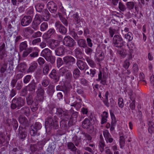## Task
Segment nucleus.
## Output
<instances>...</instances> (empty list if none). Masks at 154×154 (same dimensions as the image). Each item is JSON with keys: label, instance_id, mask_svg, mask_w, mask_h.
<instances>
[{"label": "nucleus", "instance_id": "obj_1", "mask_svg": "<svg viewBox=\"0 0 154 154\" xmlns=\"http://www.w3.org/2000/svg\"><path fill=\"white\" fill-rule=\"evenodd\" d=\"M41 55L51 64L55 62V58L52 56L51 51L48 48H45L43 49L41 52Z\"/></svg>", "mask_w": 154, "mask_h": 154}, {"label": "nucleus", "instance_id": "obj_2", "mask_svg": "<svg viewBox=\"0 0 154 154\" xmlns=\"http://www.w3.org/2000/svg\"><path fill=\"white\" fill-rule=\"evenodd\" d=\"M26 103L28 105H31V108L33 112H35L38 109V102L37 99L33 100L32 95L29 94L26 97Z\"/></svg>", "mask_w": 154, "mask_h": 154}, {"label": "nucleus", "instance_id": "obj_3", "mask_svg": "<svg viewBox=\"0 0 154 154\" xmlns=\"http://www.w3.org/2000/svg\"><path fill=\"white\" fill-rule=\"evenodd\" d=\"M24 100L21 97H15L11 101V108L12 109H14L18 108L19 109L23 106L25 104Z\"/></svg>", "mask_w": 154, "mask_h": 154}, {"label": "nucleus", "instance_id": "obj_4", "mask_svg": "<svg viewBox=\"0 0 154 154\" xmlns=\"http://www.w3.org/2000/svg\"><path fill=\"white\" fill-rule=\"evenodd\" d=\"M112 41L114 46L117 48H121L123 45V39L120 35H115L113 37Z\"/></svg>", "mask_w": 154, "mask_h": 154}, {"label": "nucleus", "instance_id": "obj_5", "mask_svg": "<svg viewBox=\"0 0 154 154\" xmlns=\"http://www.w3.org/2000/svg\"><path fill=\"white\" fill-rule=\"evenodd\" d=\"M63 44L66 47L72 48L75 45V42L69 36H67L64 38L63 41Z\"/></svg>", "mask_w": 154, "mask_h": 154}, {"label": "nucleus", "instance_id": "obj_6", "mask_svg": "<svg viewBox=\"0 0 154 154\" xmlns=\"http://www.w3.org/2000/svg\"><path fill=\"white\" fill-rule=\"evenodd\" d=\"M45 123L46 126L52 128L53 127L55 129H57L58 126L57 119H56L54 120L52 116L48 117L45 121Z\"/></svg>", "mask_w": 154, "mask_h": 154}, {"label": "nucleus", "instance_id": "obj_7", "mask_svg": "<svg viewBox=\"0 0 154 154\" xmlns=\"http://www.w3.org/2000/svg\"><path fill=\"white\" fill-rule=\"evenodd\" d=\"M56 114L61 119H63L65 118L68 119L69 118L68 111L67 110L64 111L60 108H57Z\"/></svg>", "mask_w": 154, "mask_h": 154}, {"label": "nucleus", "instance_id": "obj_8", "mask_svg": "<svg viewBox=\"0 0 154 154\" xmlns=\"http://www.w3.org/2000/svg\"><path fill=\"white\" fill-rule=\"evenodd\" d=\"M55 26L60 33L63 35L66 34L67 31V29L59 21H57L55 22Z\"/></svg>", "mask_w": 154, "mask_h": 154}, {"label": "nucleus", "instance_id": "obj_9", "mask_svg": "<svg viewBox=\"0 0 154 154\" xmlns=\"http://www.w3.org/2000/svg\"><path fill=\"white\" fill-rule=\"evenodd\" d=\"M32 18L30 16H25L22 19L21 21V24L23 26H26L31 23Z\"/></svg>", "mask_w": 154, "mask_h": 154}, {"label": "nucleus", "instance_id": "obj_10", "mask_svg": "<svg viewBox=\"0 0 154 154\" xmlns=\"http://www.w3.org/2000/svg\"><path fill=\"white\" fill-rule=\"evenodd\" d=\"M49 76L55 82L59 80L60 76L59 74L55 69H52L49 75Z\"/></svg>", "mask_w": 154, "mask_h": 154}, {"label": "nucleus", "instance_id": "obj_11", "mask_svg": "<svg viewBox=\"0 0 154 154\" xmlns=\"http://www.w3.org/2000/svg\"><path fill=\"white\" fill-rule=\"evenodd\" d=\"M19 133L18 136L20 139H24L27 136V133L26 130L21 127L19 126Z\"/></svg>", "mask_w": 154, "mask_h": 154}, {"label": "nucleus", "instance_id": "obj_12", "mask_svg": "<svg viewBox=\"0 0 154 154\" xmlns=\"http://www.w3.org/2000/svg\"><path fill=\"white\" fill-rule=\"evenodd\" d=\"M48 8L51 13L56 12L57 9V5L53 2H49L47 4Z\"/></svg>", "mask_w": 154, "mask_h": 154}, {"label": "nucleus", "instance_id": "obj_13", "mask_svg": "<svg viewBox=\"0 0 154 154\" xmlns=\"http://www.w3.org/2000/svg\"><path fill=\"white\" fill-rule=\"evenodd\" d=\"M103 135L106 143H111L112 142L113 139L107 130H105L103 131Z\"/></svg>", "mask_w": 154, "mask_h": 154}, {"label": "nucleus", "instance_id": "obj_14", "mask_svg": "<svg viewBox=\"0 0 154 154\" xmlns=\"http://www.w3.org/2000/svg\"><path fill=\"white\" fill-rule=\"evenodd\" d=\"M37 96L39 100L42 101L44 99V94L45 93L44 88L40 87L37 89L36 91Z\"/></svg>", "mask_w": 154, "mask_h": 154}, {"label": "nucleus", "instance_id": "obj_15", "mask_svg": "<svg viewBox=\"0 0 154 154\" xmlns=\"http://www.w3.org/2000/svg\"><path fill=\"white\" fill-rule=\"evenodd\" d=\"M106 77L104 75H102V73L100 71L98 74V78L96 79L97 82L100 81V83L104 85L106 83Z\"/></svg>", "mask_w": 154, "mask_h": 154}, {"label": "nucleus", "instance_id": "obj_16", "mask_svg": "<svg viewBox=\"0 0 154 154\" xmlns=\"http://www.w3.org/2000/svg\"><path fill=\"white\" fill-rule=\"evenodd\" d=\"M76 65L78 68L81 70H83L86 68L88 67L86 63L83 61L80 60H77Z\"/></svg>", "mask_w": 154, "mask_h": 154}, {"label": "nucleus", "instance_id": "obj_17", "mask_svg": "<svg viewBox=\"0 0 154 154\" xmlns=\"http://www.w3.org/2000/svg\"><path fill=\"white\" fill-rule=\"evenodd\" d=\"M63 60L64 62L66 64L68 63H72L73 64L75 63V59L71 56H66L63 58Z\"/></svg>", "mask_w": 154, "mask_h": 154}, {"label": "nucleus", "instance_id": "obj_18", "mask_svg": "<svg viewBox=\"0 0 154 154\" xmlns=\"http://www.w3.org/2000/svg\"><path fill=\"white\" fill-rule=\"evenodd\" d=\"M36 84L37 83L35 82L34 80H33L27 86H26L29 91L35 92L36 87Z\"/></svg>", "mask_w": 154, "mask_h": 154}, {"label": "nucleus", "instance_id": "obj_19", "mask_svg": "<svg viewBox=\"0 0 154 154\" xmlns=\"http://www.w3.org/2000/svg\"><path fill=\"white\" fill-rule=\"evenodd\" d=\"M55 32L54 29H50L46 33H44L43 35V38L44 39H48L50 38Z\"/></svg>", "mask_w": 154, "mask_h": 154}, {"label": "nucleus", "instance_id": "obj_20", "mask_svg": "<svg viewBox=\"0 0 154 154\" xmlns=\"http://www.w3.org/2000/svg\"><path fill=\"white\" fill-rule=\"evenodd\" d=\"M111 27L113 29H115L116 30H119V23L115 20H112L110 22Z\"/></svg>", "mask_w": 154, "mask_h": 154}, {"label": "nucleus", "instance_id": "obj_21", "mask_svg": "<svg viewBox=\"0 0 154 154\" xmlns=\"http://www.w3.org/2000/svg\"><path fill=\"white\" fill-rule=\"evenodd\" d=\"M92 124L90 122L89 120L87 118L84 119L83 121L82 124V126L84 128H89L91 126Z\"/></svg>", "mask_w": 154, "mask_h": 154}, {"label": "nucleus", "instance_id": "obj_22", "mask_svg": "<svg viewBox=\"0 0 154 154\" xmlns=\"http://www.w3.org/2000/svg\"><path fill=\"white\" fill-rule=\"evenodd\" d=\"M20 112L21 113L24 114L27 116H28L30 114L29 108L27 106H25L21 109Z\"/></svg>", "mask_w": 154, "mask_h": 154}, {"label": "nucleus", "instance_id": "obj_23", "mask_svg": "<svg viewBox=\"0 0 154 154\" xmlns=\"http://www.w3.org/2000/svg\"><path fill=\"white\" fill-rule=\"evenodd\" d=\"M56 55L58 56H60L63 55L64 51L62 47H59L55 50Z\"/></svg>", "mask_w": 154, "mask_h": 154}, {"label": "nucleus", "instance_id": "obj_24", "mask_svg": "<svg viewBox=\"0 0 154 154\" xmlns=\"http://www.w3.org/2000/svg\"><path fill=\"white\" fill-rule=\"evenodd\" d=\"M38 66V64L37 63L34 62H33L31 63V65L27 70V72L29 73L34 72L37 68Z\"/></svg>", "mask_w": 154, "mask_h": 154}, {"label": "nucleus", "instance_id": "obj_25", "mask_svg": "<svg viewBox=\"0 0 154 154\" xmlns=\"http://www.w3.org/2000/svg\"><path fill=\"white\" fill-rule=\"evenodd\" d=\"M85 59L87 63L92 68L94 67L95 66V63L91 57H86Z\"/></svg>", "mask_w": 154, "mask_h": 154}, {"label": "nucleus", "instance_id": "obj_26", "mask_svg": "<svg viewBox=\"0 0 154 154\" xmlns=\"http://www.w3.org/2000/svg\"><path fill=\"white\" fill-rule=\"evenodd\" d=\"M78 45L81 48H85L87 46L85 40L81 39L77 41Z\"/></svg>", "mask_w": 154, "mask_h": 154}, {"label": "nucleus", "instance_id": "obj_27", "mask_svg": "<svg viewBox=\"0 0 154 154\" xmlns=\"http://www.w3.org/2000/svg\"><path fill=\"white\" fill-rule=\"evenodd\" d=\"M148 124L149 126L148 131L149 133L152 134L154 131V122L152 121H149L148 122Z\"/></svg>", "mask_w": 154, "mask_h": 154}, {"label": "nucleus", "instance_id": "obj_28", "mask_svg": "<svg viewBox=\"0 0 154 154\" xmlns=\"http://www.w3.org/2000/svg\"><path fill=\"white\" fill-rule=\"evenodd\" d=\"M80 75V71L78 68H76L74 69L73 72V75L75 79H76L79 78Z\"/></svg>", "mask_w": 154, "mask_h": 154}, {"label": "nucleus", "instance_id": "obj_29", "mask_svg": "<svg viewBox=\"0 0 154 154\" xmlns=\"http://www.w3.org/2000/svg\"><path fill=\"white\" fill-rule=\"evenodd\" d=\"M28 46L27 42L26 41L21 43L19 45V49L20 52L26 50Z\"/></svg>", "mask_w": 154, "mask_h": 154}, {"label": "nucleus", "instance_id": "obj_30", "mask_svg": "<svg viewBox=\"0 0 154 154\" xmlns=\"http://www.w3.org/2000/svg\"><path fill=\"white\" fill-rule=\"evenodd\" d=\"M59 16L60 20L66 26H68V22L67 20L60 13H59Z\"/></svg>", "mask_w": 154, "mask_h": 154}, {"label": "nucleus", "instance_id": "obj_31", "mask_svg": "<svg viewBox=\"0 0 154 154\" xmlns=\"http://www.w3.org/2000/svg\"><path fill=\"white\" fill-rule=\"evenodd\" d=\"M33 49L32 47L28 48L27 50H25L23 52L22 54V57H26L29 54L33 51Z\"/></svg>", "mask_w": 154, "mask_h": 154}, {"label": "nucleus", "instance_id": "obj_32", "mask_svg": "<svg viewBox=\"0 0 154 154\" xmlns=\"http://www.w3.org/2000/svg\"><path fill=\"white\" fill-rule=\"evenodd\" d=\"M49 69V65L47 63L45 64L44 66L42 69L44 75H47L48 73Z\"/></svg>", "mask_w": 154, "mask_h": 154}, {"label": "nucleus", "instance_id": "obj_33", "mask_svg": "<svg viewBox=\"0 0 154 154\" xmlns=\"http://www.w3.org/2000/svg\"><path fill=\"white\" fill-rule=\"evenodd\" d=\"M75 52L76 57L77 58L81 59L82 58L81 55L82 54V52L80 48H76L75 50Z\"/></svg>", "mask_w": 154, "mask_h": 154}, {"label": "nucleus", "instance_id": "obj_34", "mask_svg": "<svg viewBox=\"0 0 154 154\" xmlns=\"http://www.w3.org/2000/svg\"><path fill=\"white\" fill-rule=\"evenodd\" d=\"M106 145L103 140H100L99 143V148L100 152H103L104 151V147Z\"/></svg>", "mask_w": 154, "mask_h": 154}, {"label": "nucleus", "instance_id": "obj_35", "mask_svg": "<svg viewBox=\"0 0 154 154\" xmlns=\"http://www.w3.org/2000/svg\"><path fill=\"white\" fill-rule=\"evenodd\" d=\"M42 19L38 15L36 14L33 21L36 23L37 24L39 25L42 21Z\"/></svg>", "mask_w": 154, "mask_h": 154}, {"label": "nucleus", "instance_id": "obj_36", "mask_svg": "<svg viewBox=\"0 0 154 154\" xmlns=\"http://www.w3.org/2000/svg\"><path fill=\"white\" fill-rule=\"evenodd\" d=\"M45 14L44 15V17L42 19L45 21H47L50 18V13L47 9H45L44 11Z\"/></svg>", "mask_w": 154, "mask_h": 154}, {"label": "nucleus", "instance_id": "obj_37", "mask_svg": "<svg viewBox=\"0 0 154 154\" xmlns=\"http://www.w3.org/2000/svg\"><path fill=\"white\" fill-rule=\"evenodd\" d=\"M48 23L45 22L42 23L40 26V29L41 31H45L48 28Z\"/></svg>", "mask_w": 154, "mask_h": 154}, {"label": "nucleus", "instance_id": "obj_38", "mask_svg": "<svg viewBox=\"0 0 154 154\" xmlns=\"http://www.w3.org/2000/svg\"><path fill=\"white\" fill-rule=\"evenodd\" d=\"M35 7L37 11L41 12L44 8V5L43 4L39 3L36 5Z\"/></svg>", "mask_w": 154, "mask_h": 154}, {"label": "nucleus", "instance_id": "obj_39", "mask_svg": "<svg viewBox=\"0 0 154 154\" xmlns=\"http://www.w3.org/2000/svg\"><path fill=\"white\" fill-rule=\"evenodd\" d=\"M19 121L22 124L26 125L27 124L28 121L25 117L20 116L19 118Z\"/></svg>", "mask_w": 154, "mask_h": 154}, {"label": "nucleus", "instance_id": "obj_40", "mask_svg": "<svg viewBox=\"0 0 154 154\" xmlns=\"http://www.w3.org/2000/svg\"><path fill=\"white\" fill-rule=\"evenodd\" d=\"M67 146L69 149L73 152L76 148L75 146L73 143L72 142H69L67 143Z\"/></svg>", "mask_w": 154, "mask_h": 154}, {"label": "nucleus", "instance_id": "obj_41", "mask_svg": "<svg viewBox=\"0 0 154 154\" xmlns=\"http://www.w3.org/2000/svg\"><path fill=\"white\" fill-rule=\"evenodd\" d=\"M54 86L53 85H49L47 88V92L48 94H52L54 93Z\"/></svg>", "mask_w": 154, "mask_h": 154}, {"label": "nucleus", "instance_id": "obj_42", "mask_svg": "<svg viewBox=\"0 0 154 154\" xmlns=\"http://www.w3.org/2000/svg\"><path fill=\"white\" fill-rule=\"evenodd\" d=\"M26 65L23 63H20L18 65V69L19 71L22 72H24L26 68Z\"/></svg>", "mask_w": 154, "mask_h": 154}, {"label": "nucleus", "instance_id": "obj_43", "mask_svg": "<svg viewBox=\"0 0 154 154\" xmlns=\"http://www.w3.org/2000/svg\"><path fill=\"white\" fill-rule=\"evenodd\" d=\"M134 2H128L126 4L127 8L130 10L134 8Z\"/></svg>", "mask_w": 154, "mask_h": 154}, {"label": "nucleus", "instance_id": "obj_44", "mask_svg": "<svg viewBox=\"0 0 154 154\" xmlns=\"http://www.w3.org/2000/svg\"><path fill=\"white\" fill-rule=\"evenodd\" d=\"M96 73V70L95 69H90L89 71L86 72V74L88 75H89L92 77H93L94 76V75Z\"/></svg>", "mask_w": 154, "mask_h": 154}, {"label": "nucleus", "instance_id": "obj_45", "mask_svg": "<svg viewBox=\"0 0 154 154\" xmlns=\"http://www.w3.org/2000/svg\"><path fill=\"white\" fill-rule=\"evenodd\" d=\"M11 125H12L14 130H16L17 128L18 123L17 121L15 119H13L11 121Z\"/></svg>", "mask_w": 154, "mask_h": 154}, {"label": "nucleus", "instance_id": "obj_46", "mask_svg": "<svg viewBox=\"0 0 154 154\" xmlns=\"http://www.w3.org/2000/svg\"><path fill=\"white\" fill-rule=\"evenodd\" d=\"M49 83V81L47 77L43 79L42 82V85L44 87H47Z\"/></svg>", "mask_w": 154, "mask_h": 154}, {"label": "nucleus", "instance_id": "obj_47", "mask_svg": "<svg viewBox=\"0 0 154 154\" xmlns=\"http://www.w3.org/2000/svg\"><path fill=\"white\" fill-rule=\"evenodd\" d=\"M42 126L41 123L39 122H36L32 126V127L38 131L40 129Z\"/></svg>", "mask_w": 154, "mask_h": 154}, {"label": "nucleus", "instance_id": "obj_48", "mask_svg": "<svg viewBox=\"0 0 154 154\" xmlns=\"http://www.w3.org/2000/svg\"><path fill=\"white\" fill-rule=\"evenodd\" d=\"M74 21L76 24H78L80 21V18L77 14H74L73 15Z\"/></svg>", "mask_w": 154, "mask_h": 154}, {"label": "nucleus", "instance_id": "obj_49", "mask_svg": "<svg viewBox=\"0 0 154 154\" xmlns=\"http://www.w3.org/2000/svg\"><path fill=\"white\" fill-rule=\"evenodd\" d=\"M117 52L121 57H125L127 54L126 51L125 49H122L118 51Z\"/></svg>", "mask_w": 154, "mask_h": 154}, {"label": "nucleus", "instance_id": "obj_50", "mask_svg": "<svg viewBox=\"0 0 154 154\" xmlns=\"http://www.w3.org/2000/svg\"><path fill=\"white\" fill-rule=\"evenodd\" d=\"M38 131L37 130L32 127L31 129L30 130V134L32 136H35L37 135H39V134L38 133Z\"/></svg>", "mask_w": 154, "mask_h": 154}, {"label": "nucleus", "instance_id": "obj_51", "mask_svg": "<svg viewBox=\"0 0 154 154\" xmlns=\"http://www.w3.org/2000/svg\"><path fill=\"white\" fill-rule=\"evenodd\" d=\"M119 143L121 148L125 146V139L124 137L123 136H121L120 137Z\"/></svg>", "mask_w": 154, "mask_h": 154}, {"label": "nucleus", "instance_id": "obj_52", "mask_svg": "<svg viewBox=\"0 0 154 154\" xmlns=\"http://www.w3.org/2000/svg\"><path fill=\"white\" fill-rule=\"evenodd\" d=\"M32 76L30 75H26L24 78L23 80L24 83L26 84L28 83L30 80Z\"/></svg>", "mask_w": 154, "mask_h": 154}, {"label": "nucleus", "instance_id": "obj_53", "mask_svg": "<svg viewBox=\"0 0 154 154\" xmlns=\"http://www.w3.org/2000/svg\"><path fill=\"white\" fill-rule=\"evenodd\" d=\"M72 140L76 146H77L79 145L80 140L78 139V137L76 136H74L72 137Z\"/></svg>", "mask_w": 154, "mask_h": 154}, {"label": "nucleus", "instance_id": "obj_54", "mask_svg": "<svg viewBox=\"0 0 154 154\" xmlns=\"http://www.w3.org/2000/svg\"><path fill=\"white\" fill-rule=\"evenodd\" d=\"M5 135L2 133L0 134V144H3L5 141Z\"/></svg>", "mask_w": 154, "mask_h": 154}, {"label": "nucleus", "instance_id": "obj_55", "mask_svg": "<svg viewBox=\"0 0 154 154\" xmlns=\"http://www.w3.org/2000/svg\"><path fill=\"white\" fill-rule=\"evenodd\" d=\"M85 53L88 55H91L93 52V50L87 46L85 47Z\"/></svg>", "mask_w": 154, "mask_h": 154}, {"label": "nucleus", "instance_id": "obj_56", "mask_svg": "<svg viewBox=\"0 0 154 154\" xmlns=\"http://www.w3.org/2000/svg\"><path fill=\"white\" fill-rule=\"evenodd\" d=\"M125 37L129 41H131L133 38V35L131 32H128L127 34L125 35Z\"/></svg>", "mask_w": 154, "mask_h": 154}, {"label": "nucleus", "instance_id": "obj_57", "mask_svg": "<svg viewBox=\"0 0 154 154\" xmlns=\"http://www.w3.org/2000/svg\"><path fill=\"white\" fill-rule=\"evenodd\" d=\"M130 65V62L128 59H126L124 62L123 67L126 69H127Z\"/></svg>", "mask_w": 154, "mask_h": 154}, {"label": "nucleus", "instance_id": "obj_58", "mask_svg": "<svg viewBox=\"0 0 154 154\" xmlns=\"http://www.w3.org/2000/svg\"><path fill=\"white\" fill-rule=\"evenodd\" d=\"M109 33L110 34V36L111 37H113L115 33L116 32H117L118 30H116L115 29H113L112 28L110 27L109 29Z\"/></svg>", "mask_w": 154, "mask_h": 154}, {"label": "nucleus", "instance_id": "obj_59", "mask_svg": "<svg viewBox=\"0 0 154 154\" xmlns=\"http://www.w3.org/2000/svg\"><path fill=\"white\" fill-rule=\"evenodd\" d=\"M37 62L39 65L42 66L45 63V61L43 58L40 57L37 60Z\"/></svg>", "mask_w": 154, "mask_h": 154}, {"label": "nucleus", "instance_id": "obj_60", "mask_svg": "<svg viewBox=\"0 0 154 154\" xmlns=\"http://www.w3.org/2000/svg\"><path fill=\"white\" fill-rule=\"evenodd\" d=\"M42 33L40 31H38L34 33L32 35V37L33 38H36L41 36Z\"/></svg>", "mask_w": 154, "mask_h": 154}, {"label": "nucleus", "instance_id": "obj_61", "mask_svg": "<svg viewBox=\"0 0 154 154\" xmlns=\"http://www.w3.org/2000/svg\"><path fill=\"white\" fill-rule=\"evenodd\" d=\"M28 89L26 86L21 91V94L22 96H25L27 94Z\"/></svg>", "mask_w": 154, "mask_h": 154}, {"label": "nucleus", "instance_id": "obj_62", "mask_svg": "<svg viewBox=\"0 0 154 154\" xmlns=\"http://www.w3.org/2000/svg\"><path fill=\"white\" fill-rule=\"evenodd\" d=\"M119 8L120 10L122 11H124L126 9L125 6L121 2H119Z\"/></svg>", "mask_w": 154, "mask_h": 154}, {"label": "nucleus", "instance_id": "obj_63", "mask_svg": "<svg viewBox=\"0 0 154 154\" xmlns=\"http://www.w3.org/2000/svg\"><path fill=\"white\" fill-rule=\"evenodd\" d=\"M7 64L4 63L1 67L0 72L1 73H4L6 70L7 68Z\"/></svg>", "mask_w": 154, "mask_h": 154}, {"label": "nucleus", "instance_id": "obj_64", "mask_svg": "<svg viewBox=\"0 0 154 154\" xmlns=\"http://www.w3.org/2000/svg\"><path fill=\"white\" fill-rule=\"evenodd\" d=\"M23 76V74L22 72H20L17 74L15 75L14 78L17 81L22 79Z\"/></svg>", "mask_w": 154, "mask_h": 154}]
</instances>
